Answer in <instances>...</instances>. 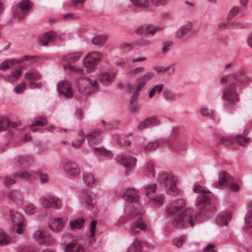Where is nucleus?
<instances>
[{"mask_svg":"<svg viewBox=\"0 0 252 252\" xmlns=\"http://www.w3.org/2000/svg\"><path fill=\"white\" fill-rule=\"evenodd\" d=\"M232 191L236 192L240 189V187L236 183L233 182V179L232 178L230 182V183L227 186Z\"/></svg>","mask_w":252,"mask_h":252,"instance_id":"nucleus-58","label":"nucleus"},{"mask_svg":"<svg viewBox=\"0 0 252 252\" xmlns=\"http://www.w3.org/2000/svg\"><path fill=\"white\" fill-rule=\"evenodd\" d=\"M116 74L113 72H105L98 75V79L104 85L108 86L114 81Z\"/></svg>","mask_w":252,"mask_h":252,"instance_id":"nucleus-23","label":"nucleus"},{"mask_svg":"<svg viewBox=\"0 0 252 252\" xmlns=\"http://www.w3.org/2000/svg\"><path fill=\"white\" fill-rule=\"evenodd\" d=\"M192 190L193 192L198 194L195 203V206L199 209H204V206L210 203V199L207 194L211 193V191L206 188L195 185Z\"/></svg>","mask_w":252,"mask_h":252,"instance_id":"nucleus-6","label":"nucleus"},{"mask_svg":"<svg viewBox=\"0 0 252 252\" xmlns=\"http://www.w3.org/2000/svg\"><path fill=\"white\" fill-rule=\"evenodd\" d=\"M116 140L118 144L122 147L129 146L131 144V141L130 140L122 139L120 135H117Z\"/></svg>","mask_w":252,"mask_h":252,"instance_id":"nucleus-53","label":"nucleus"},{"mask_svg":"<svg viewBox=\"0 0 252 252\" xmlns=\"http://www.w3.org/2000/svg\"><path fill=\"white\" fill-rule=\"evenodd\" d=\"M233 80L230 81L229 76L222 77L221 82L226 86L222 91V99L224 106L227 109L233 108L238 101L237 83H245L250 81V78L244 75H238L237 73L233 74Z\"/></svg>","mask_w":252,"mask_h":252,"instance_id":"nucleus-1","label":"nucleus"},{"mask_svg":"<svg viewBox=\"0 0 252 252\" xmlns=\"http://www.w3.org/2000/svg\"><path fill=\"white\" fill-rule=\"evenodd\" d=\"M248 131H246L243 135L238 134L235 136L230 135H220L218 137V143L223 144L227 146L231 147L235 141L241 146H246L249 142L250 139L246 137Z\"/></svg>","mask_w":252,"mask_h":252,"instance_id":"nucleus-5","label":"nucleus"},{"mask_svg":"<svg viewBox=\"0 0 252 252\" xmlns=\"http://www.w3.org/2000/svg\"><path fill=\"white\" fill-rule=\"evenodd\" d=\"M120 122V121L117 120H113L110 123L108 124V126H109V128L110 129L113 130L117 129L118 127V125Z\"/></svg>","mask_w":252,"mask_h":252,"instance_id":"nucleus-63","label":"nucleus"},{"mask_svg":"<svg viewBox=\"0 0 252 252\" xmlns=\"http://www.w3.org/2000/svg\"><path fill=\"white\" fill-rule=\"evenodd\" d=\"M20 60L16 59L6 60L0 63V69L5 70L9 68L12 65L19 63Z\"/></svg>","mask_w":252,"mask_h":252,"instance_id":"nucleus-37","label":"nucleus"},{"mask_svg":"<svg viewBox=\"0 0 252 252\" xmlns=\"http://www.w3.org/2000/svg\"><path fill=\"white\" fill-rule=\"evenodd\" d=\"M173 42L171 40H168L162 43V52L166 53L170 50V46Z\"/></svg>","mask_w":252,"mask_h":252,"instance_id":"nucleus-57","label":"nucleus"},{"mask_svg":"<svg viewBox=\"0 0 252 252\" xmlns=\"http://www.w3.org/2000/svg\"><path fill=\"white\" fill-rule=\"evenodd\" d=\"M76 85L78 92L82 94L88 95L92 91L98 89V83L95 80H91L87 77H80L76 80Z\"/></svg>","mask_w":252,"mask_h":252,"instance_id":"nucleus-4","label":"nucleus"},{"mask_svg":"<svg viewBox=\"0 0 252 252\" xmlns=\"http://www.w3.org/2000/svg\"><path fill=\"white\" fill-rule=\"evenodd\" d=\"M15 183V180L7 176H5L4 178V180L3 181V184L6 186V187H9L11 186L12 184H14Z\"/></svg>","mask_w":252,"mask_h":252,"instance_id":"nucleus-60","label":"nucleus"},{"mask_svg":"<svg viewBox=\"0 0 252 252\" xmlns=\"http://www.w3.org/2000/svg\"><path fill=\"white\" fill-rule=\"evenodd\" d=\"M102 58V54L98 51H92L88 53L83 60V65L88 71L94 69L97 65Z\"/></svg>","mask_w":252,"mask_h":252,"instance_id":"nucleus-8","label":"nucleus"},{"mask_svg":"<svg viewBox=\"0 0 252 252\" xmlns=\"http://www.w3.org/2000/svg\"><path fill=\"white\" fill-rule=\"evenodd\" d=\"M169 146L173 150L178 152L182 149L181 145L179 143V141H177L173 143L172 145H169Z\"/></svg>","mask_w":252,"mask_h":252,"instance_id":"nucleus-64","label":"nucleus"},{"mask_svg":"<svg viewBox=\"0 0 252 252\" xmlns=\"http://www.w3.org/2000/svg\"><path fill=\"white\" fill-rule=\"evenodd\" d=\"M146 225L143 222L141 218L139 217L137 220L133 222L130 226V233L132 234H137L141 230H145Z\"/></svg>","mask_w":252,"mask_h":252,"instance_id":"nucleus-26","label":"nucleus"},{"mask_svg":"<svg viewBox=\"0 0 252 252\" xmlns=\"http://www.w3.org/2000/svg\"><path fill=\"white\" fill-rule=\"evenodd\" d=\"M32 236L34 238H35L37 240L40 239H43L44 240L42 242L43 243V245H44L45 246L52 245L55 242L54 240L52 238H49L48 239V240H46L45 238H43V235L42 233L41 232V231H40L39 230L35 231L33 233Z\"/></svg>","mask_w":252,"mask_h":252,"instance_id":"nucleus-33","label":"nucleus"},{"mask_svg":"<svg viewBox=\"0 0 252 252\" xmlns=\"http://www.w3.org/2000/svg\"><path fill=\"white\" fill-rule=\"evenodd\" d=\"M197 222L196 213L189 208H187L180 214L175 217L172 220V225L176 228L182 229L186 227L193 228Z\"/></svg>","mask_w":252,"mask_h":252,"instance_id":"nucleus-2","label":"nucleus"},{"mask_svg":"<svg viewBox=\"0 0 252 252\" xmlns=\"http://www.w3.org/2000/svg\"><path fill=\"white\" fill-rule=\"evenodd\" d=\"M7 197L17 206H21L24 202L23 192L19 189L10 190L7 193Z\"/></svg>","mask_w":252,"mask_h":252,"instance_id":"nucleus-16","label":"nucleus"},{"mask_svg":"<svg viewBox=\"0 0 252 252\" xmlns=\"http://www.w3.org/2000/svg\"><path fill=\"white\" fill-rule=\"evenodd\" d=\"M192 27V25L190 22L183 25L177 31L176 37L178 39H182L189 33Z\"/></svg>","mask_w":252,"mask_h":252,"instance_id":"nucleus-28","label":"nucleus"},{"mask_svg":"<svg viewBox=\"0 0 252 252\" xmlns=\"http://www.w3.org/2000/svg\"><path fill=\"white\" fill-rule=\"evenodd\" d=\"M136 43L139 46L143 47L150 45L151 44V41L148 39L141 38L137 41Z\"/></svg>","mask_w":252,"mask_h":252,"instance_id":"nucleus-56","label":"nucleus"},{"mask_svg":"<svg viewBox=\"0 0 252 252\" xmlns=\"http://www.w3.org/2000/svg\"><path fill=\"white\" fill-rule=\"evenodd\" d=\"M186 240V237L185 235H182L174 238L173 240V245L178 248H181Z\"/></svg>","mask_w":252,"mask_h":252,"instance_id":"nucleus-44","label":"nucleus"},{"mask_svg":"<svg viewBox=\"0 0 252 252\" xmlns=\"http://www.w3.org/2000/svg\"><path fill=\"white\" fill-rule=\"evenodd\" d=\"M47 121L45 118L39 117L35 119L33 125L34 126H42L46 125Z\"/></svg>","mask_w":252,"mask_h":252,"instance_id":"nucleus-55","label":"nucleus"},{"mask_svg":"<svg viewBox=\"0 0 252 252\" xmlns=\"http://www.w3.org/2000/svg\"><path fill=\"white\" fill-rule=\"evenodd\" d=\"M239 11V7L237 6L233 7L230 10L228 14V18L229 19H231L233 17H234Z\"/></svg>","mask_w":252,"mask_h":252,"instance_id":"nucleus-62","label":"nucleus"},{"mask_svg":"<svg viewBox=\"0 0 252 252\" xmlns=\"http://www.w3.org/2000/svg\"><path fill=\"white\" fill-rule=\"evenodd\" d=\"M124 199L129 203L137 202L139 200V195L134 188L128 189L123 193Z\"/></svg>","mask_w":252,"mask_h":252,"instance_id":"nucleus-22","label":"nucleus"},{"mask_svg":"<svg viewBox=\"0 0 252 252\" xmlns=\"http://www.w3.org/2000/svg\"><path fill=\"white\" fill-rule=\"evenodd\" d=\"M93 149L95 152L100 153L101 156H105L108 159H111L113 157L112 153L103 147H93ZM95 156H99L98 153H96Z\"/></svg>","mask_w":252,"mask_h":252,"instance_id":"nucleus-36","label":"nucleus"},{"mask_svg":"<svg viewBox=\"0 0 252 252\" xmlns=\"http://www.w3.org/2000/svg\"><path fill=\"white\" fill-rule=\"evenodd\" d=\"M107 37L103 35H97L92 39V42L94 45L97 46H102L105 42Z\"/></svg>","mask_w":252,"mask_h":252,"instance_id":"nucleus-40","label":"nucleus"},{"mask_svg":"<svg viewBox=\"0 0 252 252\" xmlns=\"http://www.w3.org/2000/svg\"><path fill=\"white\" fill-rule=\"evenodd\" d=\"M36 208L33 204L32 203H28L25 207V212L29 215H31L35 213Z\"/></svg>","mask_w":252,"mask_h":252,"instance_id":"nucleus-50","label":"nucleus"},{"mask_svg":"<svg viewBox=\"0 0 252 252\" xmlns=\"http://www.w3.org/2000/svg\"><path fill=\"white\" fill-rule=\"evenodd\" d=\"M200 112L203 116L210 117L213 120L215 117L214 110H210L207 108L201 109L200 110Z\"/></svg>","mask_w":252,"mask_h":252,"instance_id":"nucleus-52","label":"nucleus"},{"mask_svg":"<svg viewBox=\"0 0 252 252\" xmlns=\"http://www.w3.org/2000/svg\"><path fill=\"white\" fill-rule=\"evenodd\" d=\"M156 184L146 186L145 187V195L152 204L156 206L161 205L165 201L164 196L163 194L156 196Z\"/></svg>","mask_w":252,"mask_h":252,"instance_id":"nucleus-7","label":"nucleus"},{"mask_svg":"<svg viewBox=\"0 0 252 252\" xmlns=\"http://www.w3.org/2000/svg\"><path fill=\"white\" fill-rule=\"evenodd\" d=\"M133 4L138 8L145 11H149L156 6L163 5L167 2V0H130Z\"/></svg>","mask_w":252,"mask_h":252,"instance_id":"nucleus-9","label":"nucleus"},{"mask_svg":"<svg viewBox=\"0 0 252 252\" xmlns=\"http://www.w3.org/2000/svg\"><path fill=\"white\" fill-rule=\"evenodd\" d=\"M117 159L121 164L129 170L134 167L136 162V159L134 158L125 155H118Z\"/></svg>","mask_w":252,"mask_h":252,"instance_id":"nucleus-19","label":"nucleus"},{"mask_svg":"<svg viewBox=\"0 0 252 252\" xmlns=\"http://www.w3.org/2000/svg\"><path fill=\"white\" fill-rule=\"evenodd\" d=\"M96 195L92 191L89 189H84L82 191L79 200L81 204L86 207H92L96 201Z\"/></svg>","mask_w":252,"mask_h":252,"instance_id":"nucleus-14","label":"nucleus"},{"mask_svg":"<svg viewBox=\"0 0 252 252\" xmlns=\"http://www.w3.org/2000/svg\"><path fill=\"white\" fill-rule=\"evenodd\" d=\"M40 200L43 207L45 208H53L55 209H59L62 205L61 199L52 195L41 197Z\"/></svg>","mask_w":252,"mask_h":252,"instance_id":"nucleus-13","label":"nucleus"},{"mask_svg":"<svg viewBox=\"0 0 252 252\" xmlns=\"http://www.w3.org/2000/svg\"><path fill=\"white\" fill-rule=\"evenodd\" d=\"M101 131L98 129H95L91 131L89 134L86 135L88 137V143L91 146V143L94 142L93 139L99 136L101 133Z\"/></svg>","mask_w":252,"mask_h":252,"instance_id":"nucleus-46","label":"nucleus"},{"mask_svg":"<svg viewBox=\"0 0 252 252\" xmlns=\"http://www.w3.org/2000/svg\"><path fill=\"white\" fill-rule=\"evenodd\" d=\"M232 214L228 212H222L220 213L216 218L217 223L220 226L228 225V220L231 218Z\"/></svg>","mask_w":252,"mask_h":252,"instance_id":"nucleus-24","label":"nucleus"},{"mask_svg":"<svg viewBox=\"0 0 252 252\" xmlns=\"http://www.w3.org/2000/svg\"><path fill=\"white\" fill-rule=\"evenodd\" d=\"M232 178L229 174L222 172L219 174L218 181H215L213 183V186L215 188L218 189L220 188L223 186L227 187Z\"/></svg>","mask_w":252,"mask_h":252,"instance_id":"nucleus-21","label":"nucleus"},{"mask_svg":"<svg viewBox=\"0 0 252 252\" xmlns=\"http://www.w3.org/2000/svg\"><path fill=\"white\" fill-rule=\"evenodd\" d=\"M64 222L61 218H55L49 222V227L53 232H59L62 230Z\"/></svg>","mask_w":252,"mask_h":252,"instance_id":"nucleus-25","label":"nucleus"},{"mask_svg":"<svg viewBox=\"0 0 252 252\" xmlns=\"http://www.w3.org/2000/svg\"><path fill=\"white\" fill-rule=\"evenodd\" d=\"M158 123V120L154 118H150L146 119L142 124L141 128H146L154 126Z\"/></svg>","mask_w":252,"mask_h":252,"instance_id":"nucleus-47","label":"nucleus"},{"mask_svg":"<svg viewBox=\"0 0 252 252\" xmlns=\"http://www.w3.org/2000/svg\"><path fill=\"white\" fill-rule=\"evenodd\" d=\"M145 174L149 178H154L155 177L156 171L154 165L152 163H149L147 165Z\"/></svg>","mask_w":252,"mask_h":252,"instance_id":"nucleus-45","label":"nucleus"},{"mask_svg":"<svg viewBox=\"0 0 252 252\" xmlns=\"http://www.w3.org/2000/svg\"><path fill=\"white\" fill-rule=\"evenodd\" d=\"M144 70V67L143 66H138L135 68L130 69L126 74L130 76H134L142 72Z\"/></svg>","mask_w":252,"mask_h":252,"instance_id":"nucleus-49","label":"nucleus"},{"mask_svg":"<svg viewBox=\"0 0 252 252\" xmlns=\"http://www.w3.org/2000/svg\"><path fill=\"white\" fill-rule=\"evenodd\" d=\"M63 168L64 172L70 177H77L81 173L79 166L71 161L64 162Z\"/></svg>","mask_w":252,"mask_h":252,"instance_id":"nucleus-17","label":"nucleus"},{"mask_svg":"<svg viewBox=\"0 0 252 252\" xmlns=\"http://www.w3.org/2000/svg\"><path fill=\"white\" fill-rule=\"evenodd\" d=\"M84 220L82 218H79L71 220L69 221V226L72 230L80 229L83 226Z\"/></svg>","mask_w":252,"mask_h":252,"instance_id":"nucleus-35","label":"nucleus"},{"mask_svg":"<svg viewBox=\"0 0 252 252\" xmlns=\"http://www.w3.org/2000/svg\"><path fill=\"white\" fill-rule=\"evenodd\" d=\"M25 78L29 81L28 86L30 89H34L41 88L40 83L35 84V81L41 78V75L37 71L33 70L27 72L25 74Z\"/></svg>","mask_w":252,"mask_h":252,"instance_id":"nucleus-15","label":"nucleus"},{"mask_svg":"<svg viewBox=\"0 0 252 252\" xmlns=\"http://www.w3.org/2000/svg\"><path fill=\"white\" fill-rule=\"evenodd\" d=\"M14 176L15 178L18 177L21 179H28L31 177V174L27 171L21 170L15 172Z\"/></svg>","mask_w":252,"mask_h":252,"instance_id":"nucleus-48","label":"nucleus"},{"mask_svg":"<svg viewBox=\"0 0 252 252\" xmlns=\"http://www.w3.org/2000/svg\"><path fill=\"white\" fill-rule=\"evenodd\" d=\"M82 52L81 51L70 52L63 56V59L65 62L73 63L77 62L82 56Z\"/></svg>","mask_w":252,"mask_h":252,"instance_id":"nucleus-30","label":"nucleus"},{"mask_svg":"<svg viewBox=\"0 0 252 252\" xmlns=\"http://www.w3.org/2000/svg\"><path fill=\"white\" fill-rule=\"evenodd\" d=\"M64 250L65 252H85L83 247L75 242L68 243Z\"/></svg>","mask_w":252,"mask_h":252,"instance_id":"nucleus-32","label":"nucleus"},{"mask_svg":"<svg viewBox=\"0 0 252 252\" xmlns=\"http://www.w3.org/2000/svg\"><path fill=\"white\" fill-rule=\"evenodd\" d=\"M97 223V221L95 220H92L90 225V236L91 237L93 238L94 236L95 235V227L96 224Z\"/></svg>","mask_w":252,"mask_h":252,"instance_id":"nucleus-59","label":"nucleus"},{"mask_svg":"<svg viewBox=\"0 0 252 252\" xmlns=\"http://www.w3.org/2000/svg\"><path fill=\"white\" fill-rule=\"evenodd\" d=\"M9 124V120L5 118H0V130L4 129Z\"/></svg>","mask_w":252,"mask_h":252,"instance_id":"nucleus-61","label":"nucleus"},{"mask_svg":"<svg viewBox=\"0 0 252 252\" xmlns=\"http://www.w3.org/2000/svg\"><path fill=\"white\" fill-rule=\"evenodd\" d=\"M57 91L60 94L66 98L70 97L72 94L70 83L67 81H63L59 83L57 86Z\"/></svg>","mask_w":252,"mask_h":252,"instance_id":"nucleus-18","label":"nucleus"},{"mask_svg":"<svg viewBox=\"0 0 252 252\" xmlns=\"http://www.w3.org/2000/svg\"><path fill=\"white\" fill-rule=\"evenodd\" d=\"M180 95H176L175 94L169 91H165L164 92V98L169 102H173L176 101L178 98L180 97Z\"/></svg>","mask_w":252,"mask_h":252,"instance_id":"nucleus-41","label":"nucleus"},{"mask_svg":"<svg viewBox=\"0 0 252 252\" xmlns=\"http://www.w3.org/2000/svg\"><path fill=\"white\" fill-rule=\"evenodd\" d=\"M57 37L56 33L54 31H50L40 35L38 39V44L42 46H46L53 41Z\"/></svg>","mask_w":252,"mask_h":252,"instance_id":"nucleus-20","label":"nucleus"},{"mask_svg":"<svg viewBox=\"0 0 252 252\" xmlns=\"http://www.w3.org/2000/svg\"><path fill=\"white\" fill-rule=\"evenodd\" d=\"M10 241L11 239L9 235L5 233L3 229H0V246L7 245Z\"/></svg>","mask_w":252,"mask_h":252,"instance_id":"nucleus-38","label":"nucleus"},{"mask_svg":"<svg viewBox=\"0 0 252 252\" xmlns=\"http://www.w3.org/2000/svg\"><path fill=\"white\" fill-rule=\"evenodd\" d=\"M164 88V85L163 84H160L155 85L153 88L150 91L149 93V96L150 98H152L155 94H160Z\"/></svg>","mask_w":252,"mask_h":252,"instance_id":"nucleus-42","label":"nucleus"},{"mask_svg":"<svg viewBox=\"0 0 252 252\" xmlns=\"http://www.w3.org/2000/svg\"><path fill=\"white\" fill-rule=\"evenodd\" d=\"M162 144V140H156L151 141L144 145L145 150L153 151L156 150L160 145Z\"/></svg>","mask_w":252,"mask_h":252,"instance_id":"nucleus-39","label":"nucleus"},{"mask_svg":"<svg viewBox=\"0 0 252 252\" xmlns=\"http://www.w3.org/2000/svg\"><path fill=\"white\" fill-rule=\"evenodd\" d=\"M162 30V28L157 27L151 30L149 26L147 25L139 27L137 29V32L140 34H151L154 35L156 32H160Z\"/></svg>","mask_w":252,"mask_h":252,"instance_id":"nucleus-31","label":"nucleus"},{"mask_svg":"<svg viewBox=\"0 0 252 252\" xmlns=\"http://www.w3.org/2000/svg\"><path fill=\"white\" fill-rule=\"evenodd\" d=\"M26 88V83L25 82H22L21 83L19 84L18 85L16 86L14 89L13 91L15 93L17 94H23Z\"/></svg>","mask_w":252,"mask_h":252,"instance_id":"nucleus-51","label":"nucleus"},{"mask_svg":"<svg viewBox=\"0 0 252 252\" xmlns=\"http://www.w3.org/2000/svg\"><path fill=\"white\" fill-rule=\"evenodd\" d=\"M158 180L160 184L164 185L168 194L172 196L180 194L181 191L176 187L178 178L172 173L161 172L159 173Z\"/></svg>","mask_w":252,"mask_h":252,"instance_id":"nucleus-3","label":"nucleus"},{"mask_svg":"<svg viewBox=\"0 0 252 252\" xmlns=\"http://www.w3.org/2000/svg\"><path fill=\"white\" fill-rule=\"evenodd\" d=\"M9 216L13 225L17 226L16 232L19 234H22L23 228L26 225V220L23 215L17 211L11 210L9 211Z\"/></svg>","mask_w":252,"mask_h":252,"instance_id":"nucleus-11","label":"nucleus"},{"mask_svg":"<svg viewBox=\"0 0 252 252\" xmlns=\"http://www.w3.org/2000/svg\"><path fill=\"white\" fill-rule=\"evenodd\" d=\"M143 247H149L150 250L153 248V246L150 245L149 244L142 245L139 241L135 240L133 242L132 245L127 248L126 252H140Z\"/></svg>","mask_w":252,"mask_h":252,"instance_id":"nucleus-27","label":"nucleus"},{"mask_svg":"<svg viewBox=\"0 0 252 252\" xmlns=\"http://www.w3.org/2000/svg\"><path fill=\"white\" fill-rule=\"evenodd\" d=\"M16 163L20 166L27 167L31 166L33 161L31 158L28 156H19L15 159Z\"/></svg>","mask_w":252,"mask_h":252,"instance_id":"nucleus-29","label":"nucleus"},{"mask_svg":"<svg viewBox=\"0 0 252 252\" xmlns=\"http://www.w3.org/2000/svg\"><path fill=\"white\" fill-rule=\"evenodd\" d=\"M82 178L84 183L88 186L93 185L95 182L94 175L89 172H83Z\"/></svg>","mask_w":252,"mask_h":252,"instance_id":"nucleus-34","label":"nucleus"},{"mask_svg":"<svg viewBox=\"0 0 252 252\" xmlns=\"http://www.w3.org/2000/svg\"><path fill=\"white\" fill-rule=\"evenodd\" d=\"M245 224L248 228L252 227V212H248L245 216Z\"/></svg>","mask_w":252,"mask_h":252,"instance_id":"nucleus-54","label":"nucleus"},{"mask_svg":"<svg viewBox=\"0 0 252 252\" xmlns=\"http://www.w3.org/2000/svg\"><path fill=\"white\" fill-rule=\"evenodd\" d=\"M21 70L16 69L7 76L8 81L10 83H13L14 81L17 80V79L21 76Z\"/></svg>","mask_w":252,"mask_h":252,"instance_id":"nucleus-43","label":"nucleus"},{"mask_svg":"<svg viewBox=\"0 0 252 252\" xmlns=\"http://www.w3.org/2000/svg\"><path fill=\"white\" fill-rule=\"evenodd\" d=\"M187 209L185 200L180 198L175 200L169 204L167 207L166 212L168 216H173L176 217Z\"/></svg>","mask_w":252,"mask_h":252,"instance_id":"nucleus-10","label":"nucleus"},{"mask_svg":"<svg viewBox=\"0 0 252 252\" xmlns=\"http://www.w3.org/2000/svg\"><path fill=\"white\" fill-rule=\"evenodd\" d=\"M32 6V4L29 0H22L19 7L13 11V16L19 20H23Z\"/></svg>","mask_w":252,"mask_h":252,"instance_id":"nucleus-12","label":"nucleus"}]
</instances>
